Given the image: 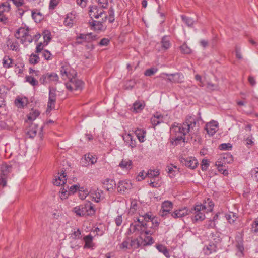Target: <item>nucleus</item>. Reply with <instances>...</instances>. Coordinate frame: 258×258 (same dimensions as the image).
<instances>
[{"label": "nucleus", "instance_id": "nucleus-30", "mask_svg": "<svg viewBox=\"0 0 258 258\" xmlns=\"http://www.w3.org/2000/svg\"><path fill=\"white\" fill-rule=\"evenodd\" d=\"M156 247L158 251L162 253L166 257L169 258L170 257L169 250L165 246L162 244H158L157 245Z\"/></svg>", "mask_w": 258, "mask_h": 258}, {"label": "nucleus", "instance_id": "nucleus-1", "mask_svg": "<svg viewBox=\"0 0 258 258\" xmlns=\"http://www.w3.org/2000/svg\"><path fill=\"white\" fill-rule=\"evenodd\" d=\"M196 127V120L191 116L187 117L185 121L182 124L174 123L170 130L175 136V141L183 140L185 142V136L187 134L190 135Z\"/></svg>", "mask_w": 258, "mask_h": 258}, {"label": "nucleus", "instance_id": "nucleus-63", "mask_svg": "<svg viewBox=\"0 0 258 258\" xmlns=\"http://www.w3.org/2000/svg\"><path fill=\"white\" fill-rule=\"evenodd\" d=\"M252 231L254 232H258V220H255L252 225Z\"/></svg>", "mask_w": 258, "mask_h": 258}, {"label": "nucleus", "instance_id": "nucleus-14", "mask_svg": "<svg viewBox=\"0 0 258 258\" xmlns=\"http://www.w3.org/2000/svg\"><path fill=\"white\" fill-rule=\"evenodd\" d=\"M162 75L168 77L167 80L172 83H180L183 81V76L179 73L166 74L163 73Z\"/></svg>", "mask_w": 258, "mask_h": 258}, {"label": "nucleus", "instance_id": "nucleus-23", "mask_svg": "<svg viewBox=\"0 0 258 258\" xmlns=\"http://www.w3.org/2000/svg\"><path fill=\"white\" fill-rule=\"evenodd\" d=\"M118 166L122 169L130 170L133 167V162L128 159H122Z\"/></svg>", "mask_w": 258, "mask_h": 258}, {"label": "nucleus", "instance_id": "nucleus-13", "mask_svg": "<svg viewBox=\"0 0 258 258\" xmlns=\"http://www.w3.org/2000/svg\"><path fill=\"white\" fill-rule=\"evenodd\" d=\"M132 188V184L130 180H122L119 182L117 190L120 194H123Z\"/></svg>", "mask_w": 258, "mask_h": 258}, {"label": "nucleus", "instance_id": "nucleus-6", "mask_svg": "<svg viewBox=\"0 0 258 258\" xmlns=\"http://www.w3.org/2000/svg\"><path fill=\"white\" fill-rule=\"evenodd\" d=\"M56 100V90L55 88L49 87L47 112H50L51 110L54 109Z\"/></svg>", "mask_w": 258, "mask_h": 258}, {"label": "nucleus", "instance_id": "nucleus-40", "mask_svg": "<svg viewBox=\"0 0 258 258\" xmlns=\"http://www.w3.org/2000/svg\"><path fill=\"white\" fill-rule=\"evenodd\" d=\"M43 39L44 43H45V45H47L48 42L51 39V33L48 30H45L43 32Z\"/></svg>", "mask_w": 258, "mask_h": 258}, {"label": "nucleus", "instance_id": "nucleus-21", "mask_svg": "<svg viewBox=\"0 0 258 258\" xmlns=\"http://www.w3.org/2000/svg\"><path fill=\"white\" fill-rule=\"evenodd\" d=\"M71 67L67 63H61L60 68V73L62 77H66L68 78H70Z\"/></svg>", "mask_w": 258, "mask_h": 258}, {"label": "nucleus", "instance_id": "nucleus-22", "mask_svg": "<svg viewBox=\"0 0 258 258\" xmlns=\"http://www.w3.org/2000/svg\"><path fill=\"white\" fill-rule=\"evenodd\" d=\"M164 121V116L158 113L154 115L151 119V122L153 125H157Z\"/></svg>", "mask_w": 258, "mask_h": 258}, {"label": "nucleus", "instance_id": "nucleus-46", "mask_svg": "<svg viewBox=\"0 0 258 258\" xmlns=\"http://www.w3.org/2000/svg\"><path fill=\"white\" fill-rule=\"evenodd\" d=\"M15 72L18 74H22L24 71V64L22 63L15 64Z\"/></svg>", "mask_w": 258, "mask_h": 258}, {"label": "nucleus", "instance_id": "nucleus-31", "mask_svg": "<svg viewBox=\"0 0 258 258\" xmlns=\"http://www.w3.org/2000/svg\"><path fill=\"white\" fill-rule=\"evenodd\" d=\"M37 126L35 124H31L29 128L27 131V134L30 138H34L37 132Z\"/></svg>", "mask_w": 258, "mask_h": 258}, {"label": "nucleus", "instance_id": "nucleus-58", "mask_svg": "<svg viewBox=\"0 0 258 258\" xmlns=\"http://www.w3.org/2000/svg\"><path fill=\"white\" fill-rule=\"evenodd\" d=\"M123 139L126 144H128L130 141H132V140L133 139V136L130 133L125 134L123 136Z\"/></svg>", "mask_w": 258, "mask_h": 258}, {"label": "nucleus", "instance_id": "nucleus-16", "mask_svg": "<svg viewBox=\"0 0 258 258\" xmlns=\"http://www.w3.org/2000/svg\"><path fill=\"white\" fill-rule=\"evenodd\" d=\"M81 205L83 209L84 216L92 215L95 213V211L93 204L90 201H87L85 204Z\"/></svg>", "mask_w": 258, "mask_h": 258}, {"label": "nucleus", "instance_id": "nucleus-26", "mask_svg": "<svg viewBox=\"0 0 258 258\" xmlns=\"http://www.w3.org/2000/svg\"><path fill=\"white\" fill-rule=\"evenodd\" d=\"M14 60L9 56L5 55L3 59V66L6 69L11 68L13 66Z\"/></svg>", "mask_w": 258, "mask_h": 258}, {"label": "nucleus", "instance_id": "nucleus-45", "mask_svg": "<svg viewBox=\"0 0 258 258\" xmlns=\"http://www.w3.org/2000/svg\"><path fill=\"white\" fill-rule=\"evenodd\" d=\"M144 106L142 103H141L139 102H136L133 104V109L134 111H135L136 112H138L140 110H142Z\"/></svg>", "mask_w": 258, "mask_h": 258}, {"label": "nucleus", "instance_id": "nucleus-53", "mask_svg": "<svg viewBox=\"0 0 258 258\" xmlns=\"http://www.w3.org/2000/svg\"><path fill=\"white\" fill-rule=\"evenodd\" d=\"M226 218L230 224L234 223L235 221L237 218V217L235 216V214L233 213H232L230 214L227 215Z\"/></svg>", "mask_w": 258, "mask_h": 258}, {"label": "nucleus", "instance_id": "nucleus-9", "mask_svg": "<svg viewBox=\"0 0 258 258\" xmlns=\"http://www.w3.org/2000/svg\"><path fill=\"white\" fill-rule=\"evenodd\" d=\"M83 82L76 78L71 79L70 82L66 84L67 88L71 91L81 90L82 88Z\"/></svg>", "mask_w": 258, "mask_h": 258}, {"label": "nucleus", "instance_id": "nucleus-51", "mask_svg": "<svg viewBox=\"0 0 258 258\" xmlns=\"http://www.w3.org/2000/svg\"><path fill=\"white\" fill-rule=\"evenodd\" d=\"M69 194V191H68L66 189L63 188L61 189V191L59 192V196L62 200H64L68 198Z\"/></svg>", "mask_w": 258, "mask_h": 258}, {"label": "nucleus", "instance_id": "nucleus-4", "mask_svg": "<svg viewBox=\"0 0 258 258\" xmlns=\"http://www.w3.org/2000/svg\"><path fill=\"white\" fill-rule=\"evenodd\" d=\"M59 81V77L55 73H47L42 75L40 79L39 82L43 85L54 83H56Z\"/></svg>", "mask_w": 258, "mask_h": 258}, {"label": "nucleus", "instance_id": "nucleus-62", "mask_svg": "<svg viewBox=\"0 0 258 258\" xmlns=\"http://www.w3.org/2000/svg\"><path fill=\"white\" fill-rule=\"evenodd\" d=\"M115 222L117 226H120L122 222V215H118L115 218Z\"/></svg>", "mask_w": 258, "mask_h": 258}, {"label": "nucleus", "instance_id": "nucleus-37", "mask_svg": "<svg viewBox=\"0 0 258 258\" xmlns=\"http://www.w3.org/2000/svg\"><path fill=\"white\" fill-rule=\"evenodd\" d=\"M40 58L38 54H32L29 57V62L32 64H36L39 61Z\"/></svg>", "mask_w": 258, "mask_h": 258}, {"label": "nucleus", "instance_id": "nucleus-38", "mask_svg": "<svg viewBox=\"0 0 258 258\" xmlns=\"http://www.w3.org/2000/svg\"><path fill=\"white\" fill-rule=\"evenodd\" d=\"M39 114L40 112L38 110H32L31 112L30 113L29 116H28V120L29 121L34 120L39 115Z\"/></svg>", "mask_w": 258, "mask_h": 258}, {"label": "nucleus", "instance_id": "nucleus-15", "mask_svg": "<svg viewBox=\"0 0 258 258\" xmlns=\"http://www.w3.org/2000/svg\"><path fill=\"white\" fill-rule=\"evenodd\" d=\"M218 123L215 121H212L206 124L205 130L208 134L213 136L218 130Z\"/></svg>", "mask_w": 258, "mask_h": 258}, {"label": "nucleus", "instance_id": "nucleus-5", "mask_svg": "<svg viewBox=\"0 0 258 258\" xmlns=\"http://www.w3.org/2000/svg\"><path fill=\"white\" fill-rule=\"evenodd\" d=\"M137 221L138 222V223H132L130 225V230L133 232L138 231H140L141 233H145L146 234V230H147L148 225H147L146 223H145L143 221V220L141 218H138Z\"/></svg>", "mask_w": 258, "mask_h": 258}, {"label": "nucleus", "instance_id": "nucleus-36", "mask_svg": "<svg viewBox=\"0 0 258 258\" xmlns=\"http://www.w3.org/2000/svg\"><path fill=\"white\" fill-rule=\"evenodd\" d=\"M11 169V166L6 163L2 164L1 167V172L3 175H6L10 172Z\"/></svg>", "mask_w": 258, "mask_h": 258}, {"label": "nucleus", "instance_id": "nucleus-41", "mask_svg": "<svg viewBox=\"0 0 258 258\" xmlns=\"http://www.w3.org/2000/svg\"><path fill=\"white\" fill-rule=\"evenodd\" d=\"M25 79L26 81L29 83L33 86H37L38 85V81L31 76H26Z\"/></svg>", "mask_w": 258, "mask_h": 258}, {"label": "nucleus", "instance_id": "nucleus-44", "mask_svg": "<svg viewBox=\"0 0 258 258\" xmlns=\"http://www.w3.org/2000/svg\"><path fill=\"white\" fill-rule=\"evenodd\" d=\"M215 165L217 166L218 170L220 172L222 173L224 175H226L228 174V171L226 169H224L223 168V165L220 164V162L217 161L215 163Z\"/></svg>", "mask_w": 258, "mask_h": 258}, {"label": "nucleus", "instance_id": "nucleus-17", "mask_svg": "<svg viewBox=\"0 0 258 258\" xmlns=\"http://www.w3.org/2000/svg\"><path fill=\"white\" fill-rule=\"evenodd\" d=\"M89 197L90 199L96 202H99L104 199L102 190L98 189L92 192H90Z\"/></svg>", "mask_w": 258, "mask_h": 258}, {"label": "nucleus", "instance_id": "nucleus-43", "mask_svg": "<svg viewBox=\"0 0 258 258\" xmlns=\"http://www.w3.org/2000/svg\"><path fill=\"white\" fill-rule=\"evenodd\" d=\"M180 50L182 53L184 54H190L191 52V49L187 45L186 43L183 44L180 46Z\"/></svg>", "mask_w": 258, "mask_h": 258}, {"label": "nucleus", "instance_id": "nucleus-19", "mask_svg": "<svg viewBox=\"0 0 258 258\" xmlns=\"http://www.w3.org/2000/svg\"><path fill=\"white\" fill-rule=\"evenodd\" d=\"M173 208L172 202L168 201H165L162 203L161 209V215L164 216L169 213Z\"/></svg>", "mask_w": 258, "mask_h": 258}, {"label": "nucleus", "instance_id": "nucleus-34", "mask_svg": "<svg viewBox=\"0 0 258 258\" xmlns=\"http://www.w3.org/2000/svg\"><path fill=\"white\" fill-rule=\"evenodd\" d=\"M135 134L140 142L144 141V138L146 134V132L144 130L142 129H137L135 131Z\"/></svg>", "mask_w": 258, "mask_h": 258}, {"label": "nucleus", "instance_id": "nucleus-32", "mask_svg": "<svg viewBox=\"0 0 258 258\" xmlns=\"http://www.w3.org/2000/svg\"><path fill=\"white\" fill-rule=\"evenodd\" d=\"M91 28L95 30H101L102 29L103 25L102 22L97 21H92L89 22Z\"/></svg>", "mask_w": 258, "mask_h": 258}, {"label": "nucleus", "instance_id": "nucleus-25", "mask_svg": "<svg viewBox=\"0 0 258 258\" xmlns=\"http://www.w3.org/2000/svg\"><path fill=\"white\" fill-rule=\"evenodd\" d=\"M85 161H83V165L87 166L90 162L91 164H93L96 162V158L94 157L92 155L88 154L84 156Z\"/></svg>", "mask_w": 258, "mask_h": 258}, {"label": "nucleus", "instance_id": "nucleus-55", "mask_svg": "<svg viewBox=\"0 0 258 258\" xmlns=\"http://www.w3.org/2000/svg\"><path fill=\"white\" fill-rule=\"evenodd\" d=\"M128 241H130V248L132 247L137 248L139 247V243L137 239H131L128 238Z\"/></svg>", "mask_w": 258, "mask_h": 258}, {"label": "nucleus", "instance_id": "nucleus-8", "mask_svg": "<svg viewBox=\"0 0 258 258\" xmlns=\"http://www.w3.org/2000/svg\"><path fill=\"white\" fill-rule=\"evenodd\" d=\"M96 35H93L92 33L87 34H80L76 37L77 43L81 44L83 42H90L97 39Z\"/></svg>", "mask_w": 258, "mask_h": 258}, {"label": "nucleus", "instance_id": "nucleus-49", "mask_svg": "<svg viewBox=\"0 0 258 258\" xmlns=\"http://www.w3.org/2000/svg\"><path fill=\"white\" fill-rule=\"evenodd\" d=\"M158 69L155 68H152L146 70L144 74L146 76H151L157 72Z\"/></svg>", "mask_w": 258, "mask_h": 258}, {"label": "nucleus", "instance_id": "nucleus-54", "mask_svg": "<svg viewBox=\"0 0 258 258\" xmlns=\"http://www.w3.org/2000/svg\"><path fill=\"white\" fill-rule=\"evenodd\" d=\"M81 189H83V188H81ZM87 196H89V192L87 190L79 189V197L81 199H84Z\"/></svg>", "mask_w": 258, "mask_h": 258}, {"label": "nucleus", "instance_id": "nucleus-59", "mask_svg": "<svg viewBox=\"0 0 258 258\" xmlns=\"http://www.w3.org/2000/svg\"><path fill=\"white\" fill-rule=\"evenodd\" d=\"M99 6L101 7L102 8H106L108 4V0H96Z\"/></svg>", "mask_w": 258, "mask_h": 258}, {"label": "nucleus", "instance_id": "nucleus-48", "mask_svg": "<svg viewBox=\"0 0 258 258\" xmlns=\"http://www.w3.org/2000/svg\"><path fill=\"white\" fill-rule=\"evenodd\" d=\"M104 184L107 185L106 188L107 190H108L109 189L112 188L113 184H115V182L113 180L106 179L104 182Z\"/></svg>", "mask_w": 258, "mask_h": 258}, {"label": "nucleus", "instance_id": "nucleus-52", "mask_svg": "<svg viewBox=\"0 0 258 258\" xmlns=\"http://www.w3.org/2000/svg\"><path fill=\"white\" fill-rule=\"evenodd\" d=\"M129 243L130 241H128V238H127L120 244L119 248L121 249H130Z\"/></svg>", "mask_w": 258, "mask_h": 258}, {"label": "nucleus", "instance_id": "nucleus-11", "mask_svg": "<svg viewBox=\"0 0 258 258\" xmlns=\"http://www.w3.org/2000/svg\"><path fill=\"white\" fill-rule=\"evenodd\" d=\"M190 213H193L192 211L184 207L181 209L175 210L172 213L171 216L174 218H179L189 215Z\"/></svg>", "mask_w": 258, "mask_h": 258}, {"label": "nucleus", "instance_id": "nucleus-56", "mask_svg": "<svg viewBox=\"0 0 258 258\" xmlns=\"http://www.w3.org/2000/svg\"><path fill=\"white\" fill-rule=\"evenodd\" d=\"M219 149L223 150H229L231 149L232 145L230 143H223L219 146Z\"/></svg>", "mask_w": 258, "mask_h": 258}, {"label": "nucleus", "instance_id": "nucleus-50", "mask_svg": "<svg viewBox=\"0 0 258 258\" xmlns=\"http://www.w3.org/2000/svg\"><path fill=\"white\" fill-rule=\"evenodd\" d=\"M74 212L76 214V215H79L80 216H84V214L83 213V209L81 205H80L78 207H76L74 209Z\"/></svg>", "mask_w": 258, "mask_h": 258}, {"label": "nucleus", "instance_id": "nucleus-7", "mask_svg": "<svg viewBox=\"0 0 258 258\" xmlns=\"http://www.w3.org/2000/svg\"><path fill=\"white\" fill-rule=\"evenodd\" d=\"M89 14L91 18H95L98 19L100 17L102 18V20L104 18L105 19L107 18L106 15L102 8H98L96 6H92L90 7Z\"/></svg>", "mask_w": 258, "mask_h": 258}, {"label": "nucleus", "instance_id": "nucleus-28", "mask_svg": "<svg viewBox=\"0 0 258 258\" xmlns=\"http://www.w3.org/2000/svg\"><path fill=\"white\" fill-rule=\"evenodd\" d=\"M166 170L170 177L174 176L175 174L178 173L179 171L177 167L173 165L172 164L167 166Z\"/></svg>", "mask_w": 258, "mask_h": 258}, {"label": "nucleus", "instance_id": "nucleus-10", "mask_svg": "<svg viewBox=\"0 0 258 258\" xmlns=\"http://www.w3.org/2000/svg\"><path fill=\"white\" fill-rule=\"evenodd\" d=\"M148 225L147 230H146V235H152L155 232L158 228L159 223L157 219L153 217L150 221L146 223Z\"/></svg>", "mask_w": 258, "mask_h": 258}, {"label": "nucleus", "instance_id": "nucleus-20", "mask_svg": "<svg viewBox=\"0 0 258 258\" xmlns=\"http://www.w3.org/2000/svg\"><path fill=\"white\" fill-rule=\"evenodd\" d=\"M66 176V173L62 171L61 174L58 177V178H56L53 181L54 185L59 186L64 184L67 180Z\"/></svg>", "mask_w": 258, "mask_h": 258}, {"label": "nucleus", "instance_id": "nucleus-35", "mask_svg": "<svg viewBox=\"0 0 258 258\" xmlns=\"http://www.w3.org/2000/svg\"><path fill=\"white\" fill-rule=\"evenodd\" d=\"M181 18L182 21L188 27H192L194 24L195 21L191 18L182 15Z\"/></svg>", "mask_w": 258, "mask_h": 258}, {"label": "nucleus", "instance_id": "nucleus-2", "mask_svg": "<svg viewBox=\"0 0 258 258\" xmlns=\"http://www.w3.org/2000/svg\"><path fill=\"white\" fill-rule=\"evenodd\" d=\"M209 207L207 208V211H211L214 206V204L211 201H209V199L207 200ZM207 209V206L206 205H197L193 209H191L190 211H192V214H195L192 221L194 222H197L198 221H202L205 218V215L204 211Z\"/></svg>", "mask_w": 258, "mask_h": 258}, {"label": "nucleus", "instance_id": "nucleus-12", "mask_svg": "<svg viewBox=\"0 0 258 258\" xmlns=\"http://www.w3.org/2000/svg\"><path fill=\"white\" fill-rule=\"evenodd\" d=\"M180 161L185 166L191 169H195L198 163L197 160L192 157L181 158Z\"/></svg>", "mask_w": 258, "mask_h": 258}, {"label": "nucleus", "instance_id": "nucleus-60", "mask_svg": "<svg viewBox=\"0 0 258 258\" xmlns=\"http://www.w3.org/2000/svg\"><path fill=\"white\" fill-rule=\"evenodd\" d=\"M209 166V163L207 160L203 159L201 162V169L203 171L207 170Z\"/></svg>", "mask_w": 258, "mask_h": 258}, {"label": "nucleus", "instance_id": "nucleus-3", "mask_svg": "<svg viewBox=\"0 0 258 258\" xmlns=\"http://www.w3.org/2000/svg\"><path fill=\"white\" fill-rule=\"evenodd\" d=\"M28 28L21 27L18 29L15 34V36L17 39H21L22 44L26 42L31 43L33 40V37L29 33Z\"/></svg>", "mask_w": 258, "mask_h": 258}, {"label": "nucleus", "instance_id": "nucleus-39", "mask_svg": "<svg viewBox=\"0 0 258 258\" xmlns=\"http://www.w3.org/2000/svg\"><path fill=\"white\" fill-rule=\"evenodd\" d=\"M10 9V5L7 2L3 3L0 6V15H3L4 12H8Z\"/></svg>", "mask_w": 258, "mask_h": 258}, {"label": "nucleus", "instance_id": "nucleus-18", "mask_svg": "<svg viewBox=\"0 0 258 258\" xmlns=\"http://www.w3.org/2000/svg\"><path fill=\"white\" fill-rule=\"evenodd\" d=\"M217 244L210 242L208 245L205 246L203 248V251L205 254L210 255L211 253L217 251Z\"/></svg>", "mask_w": 258, "mask_h": 258}, {"label": "nucleus", "instance_id": "nucleus-61", "mask_svg": "<svg viewBox=\"0 0 258 258\" xmlns=\"http://www.w3.org/2000/svg\"><path fill=\"white\" fill-rule=\"evenodd\" d=\"M43 56L46 60H51V54L48 50H44L43 51Z\"/></svg>", "mask_w": 258, "mask_h": 258}, {"label": "nucleus", "instance_id": "nucleus-64", "mask_svg": "<svg viewBox=\"0 0 258 258\" xmlns=\"http://www.w3.org/2000/svg\"><path fill=\"white\" fill-rule=\"evenodd\" d=\"M81 236V231L79 229H77L76 231H75L72 234V237L74 239L80 238Z\"/></svg>", "mask_w": 258, "mask_h": 258}, {"label": "nucleus", "instance_id": "nucleus-29", "mask_svg": "<svg viewBox=\"0 0 258 258\" xmlns=\"http://www.w3.org/2000/svg\"><path fill=\"white\" fill-rule=\"evenodd\" d=\"M32 17L36 22H40L43 18L42 14L38 10L32 11Z\"/></svg>", "mask_w": 258, "mask_h": 258}, {"label": "nucleus", "instance_id": "nucleus-47", "mask_svg": "<svg viewBox=\"0 0 258 258\" xmlns=\"http://www.w3.org/2000/svg\"><path fill=\"white\" fill-rule=\"evenodd\" d=\"M138 204L136 201H133L131 203V207L129 210V213L134 214L137 209Z\"/></svg>", "mask_w": 258, "mask_h": 258}, {"label": "nucleus", "instance_id": "nucleus-24", "mask_svg": "<svg viewBox=\"0 0 258 258\" xmlns=\"http://www.w3.org/2000/svg\"><path fill=\"white\" fill-rule=\"evenodd\" d=\"M83 239L85 242L84 248H92L94 247L93 236L91 234L85 236Z\"/></svg>", "mask_w": 258, "mask_h": 258}, {"label": "nucleus", "instance_id": "nucleus-33", "mask_svg": "<svg viewBox=\"0 0 258 258\" xmlns=\"http://www.w3.org/2000/svg\"><path fill=\"white\" fill-rule=\"evenodd\" d=\"M161 46L163 48L166 50L169 49L171 46V43L168 37L164 36L161 41Z\"/></svg>", "mask_w": 258, "mask_h": 258}, {"label": "nucleus", "instance_id": "nucleus-27", "mask_svg": "<svg viewBox=\"0 0 258 258\" xmlns=\"http://www.w3.org/2000/svg\"><path fill=\"white\" fill-rule=\"evenodd\" d=\"M74 19L75 16L72 13L67 14L64 21V24L69 27H72L74 22Z\"/></svg>", "mask_w": 258, "mask_h": 258}, {"label": "nucleus", "instance_id": "nucleus-57", "mask_svg": "<svg viewBox=\"0 0 258 258\" xmlns=\"http://www.w3.org/2000/svg\"><path fill=\"white\" fill-rule=\"evenodd\" d=\"M153 217H152V215L149 214L148 213H146L143 216H141L139 218H141L143 220V221L145 223H147L149 221H150Z\"/></svg>", "mask_w": 258, "mask_h": 258}, {"label": "nucleus", "instance_id": "nucleus-42", "mask_svg": "<svg viewBox=\"0 0 258 258\" xmlns=\"http://www.w3.org/2000/svg\"><path fill=\"white\" fill-rule=\"evenodd\" d=\"M160 174L158 170H149L146 173V175L150 178H154L157 177Z\"/></svg>", "mask_w": 258, "mask_h": 258}]
</instances>
